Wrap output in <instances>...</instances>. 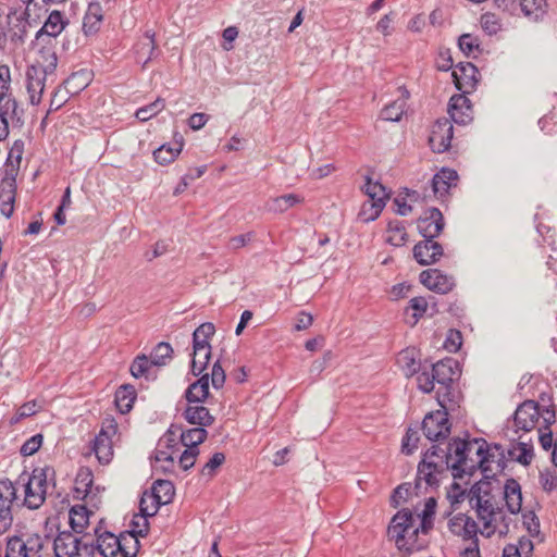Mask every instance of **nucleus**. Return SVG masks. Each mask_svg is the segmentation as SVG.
<instances>
[{"label": "nucleus", "instance_id": "nucleus-49", "mask_svg": "<svg viewBox=\"0 0 557 557\" xmlns=\"http://www.w3.org/2000/svg\"><path fill=\"white\" fill-rule=\"evenodd\" d=\"M26 468L27 467L25 466V470L20 474V476L16 481V484H22L24 486V491H25L24 505L27 506V508L33 510V509H35V504H33V502L29 500V497L35 495V493L33 492V488H32V482L35 479V469H33L32 472L29 473L26 470Z\"/></svg>", "mask_w": 557, "mask_h": 557}, {"label": "nucleus", "instance_id": "nucleus-22", "mask_svg": "<svg viewBox=\"0 0 557 557\" xmlns=\"http://www.w3.org/2000/svg\"><path fill=\"white\" fill-rule=\"evenodd\" d=\"M462 398L461 391L455 384L440 385L436 391V400L441 409L448 413L456 411L460 407Z\"/></svg>", "mask_w": 557, "mask_h": 557}, {"label": "nucleus", "instance_id": "nucleus-53", "mask_svg": "<svg viewBox=\"0 0 557 557\" xmlns=\"http://www.w3.org/2000/svg\"><path fill=\"white\" fill-rule=\"evenodd\" d=\"M29 16V9L25 8V10L20 14V16L16 17V21L18 23L14 26V28H12V41H23L24 36L26 35L27 32V26H30V23L28 21Z\"/></svg>", "mask_w": 557, "mask_h": 557}, {"label": "nucleus", "instance_id": "nucleus-60", "mask_svg": "<svg viewBox=\"0 0 557 557\" xmlns=\"http://www.w3.org/2000/svg\"><path fill=\"white\" fill-rule=\"evenodd\" d=\"M411 488L413 490L410 483H401L395 487L389 498L391 506L397 508L403 502H406L411 493Z\"/></svg>", "mask_w": 557, "mask_h": 557}, {"label": "nucleus", "instance_id": "nucleus-43", "mask_svg": "<svg viewBox=\"0 0 557 557\" xmlns=\"http://www.w3.org/2000/svg\"><path fill=\"white\" fill-rule=\"evenodd\" d=\"M385 202L377 200L375 202L364 201L358 212V220L363 223L375 221L385 208Z\"/></svg>", "mask_w": 557, "mask_h": 557}, {"label": "nucleus", "instance_id": "nucleus-9", "mask_svg": "<svg viewBox=\"0 0 557 557\" xmlns=\"http://www.w3.org/2000/svg\"><path fill=\"white\" fill-rule=\"evenodd\" d=\"M454 127L450 120L437 119L431 128L429 146L435 153H443L450 148Z\"/></svg>", "mask_w": 557, "mask_h": 557}, {"label": "nucleus", "instance_id": "nucleus-55", "mask_svg": "<svg viewBox=\"0 0 557 557\" xmlns=\"http://www.w3.org/2000/svg\"><path fill=\"white\" fill-rule=\"evenodd\" d=\"M480 23L483 32L488 36L496 35L502 28L499 18L491 12L483 13Z\"/></svg>", "mask_w": 557, "mask_h": 557}, {"label": "nucleus", "instance_id": "nucleus-18", "mask_svg": "<svg viewBox=\"0 0 557 557\" xmlns=\"http://www.w3.org/2000/svg\"><path fill=\"white\" fill-rule=\"evenodd\" d=\"M81 543V535L71 530H63L54 536L53 552L55 557H74Z\"/></svg>", "mask_w": 557, "mask_h": 557}, {"label": "nucleus", "instance_id": "nucleus-50", "mask_svg": "<svg viewBox=\"0 0 557 557\" xmlns=\"http://www.w3.org/2000/svg\"><path fill=\"white\" fill-rule=\"evenodd\" d=\"M301 198L296 194H285L273 199L271 210L274 212H285L298 205Z\"/></svg>", "mask_w": 557, "mask_h": 557}, {"label": "nucleus", "instance_id": "nucleus-16", "mask_svg": "<svg viewBox=\"0 0 557 557\" xmlns=\"http://www.w3.org/2000/svg\"><path fill=\"white\" fill-rule=\"evenodd\" d=\"M134 53L137 63L145 69L147 64L159 55L156 42V33L146 30L144 36L134 46Z\"/></svg>", "mask_w": 557, "mask_h": 557}, {"label": "nucleus", "instance_id": "nucleus-3", "mask_svg": "<svg viewBox=\"0 0 557 557\" xmlns=\"http://www.w3.org/2000/svg\"><path fill=\"white\" fill-rule=\"evenodd\" d=\"M449 413L443 409L426 413L421 423L424 436L431 442H442L449 437L451 423Z\"/></svg>", "mask_w": 557, "mask_h": 557}, {"label": "nucleus", "instance_id": "nucleus-40", "mask_svg": "<svg viewBox=\"0 0 557 557\" xmlns=\"http://www.w3.org/2000/svg\"><path fill=\"white\" fill-rule=\"evenodd\" d=\"M429 308L428 300L422 297H413L409 300L408 306L405 308L404 313L408 315L410 310H412L410 319L406 320V323L410 326H414L419 320L424 315Z\"/></svg>", "mask_w": 557, "mask_h": 557}, {"label": "nucleus", "instance_id": "nucleus-20", "mask_svg": "<svg viewBox=\"0 0 557 557\" xmlns=\"http://www.w3.org/2000/svg\"><path fill=\"white\" fill-rule=\"evenodd\" d=\"M458 172L455 169L443 166L431 178V187L435 196L443 198L449 195V190L457 184Z\"/></svg>", "mask_w": 557, "mask_h": 557}, {"label": "nucleus", "instance_id": "nucleus-34", "mask_svg": "<svg viewBox=\"0 0 557 557\" xmlns=\"http://www.w3.org/2000/svg\"><path fill=\"white\" fill-rule=\"evenodd\" d=\"M33 247L20 240L17 257L15 260V269L21 272L24 277L32 275V268L35 265V257L32 256Z\"/></svg>", "mask_w": 557, "mask_h": 557}, {"label": "nucleus", "instance_id": "nucleus-5", "mask_svg": "<svg viewBox=\"0 0 557 557\" xmlns=\"http://www.w3.org/2000/svg\"><path fill=\"white\" fill-rule=\"evenodd\" d=\"M117 432V423L114 418H106L101 430L92 441L91 450L101 465H108L113 456L112 436Z\"/></svg>", "mask_w": 557, "mask_h": 557}, {"label": "nucleus", "instance_id": "nucleus-28", "mask_svg": "<svg viewBox=\"0 0 557 557\" xmlns=\"http://www.w3.org/2000/svg\"><path fill=\"white\" fill-rule=\"evenodd\" d=\"M137 397L135 387L132 384L121 385L114 394V403L120 413H128Z\"/></svg>", "mask_w": 557, "mask_h": 557}, {"label": "nucleus", "instance_id": "nucleus-56", "mask_svg": "<svg viewBox=\"0 0 557 557\" xmlns=\"http://www.w3.org/2000/svg\"><path fill=\"white\" fill-rule=\"evenodd\" d=\"M210 396V389L205 387H195L193 384H189L188 387L184 392V398L187 403L190 404H203Z\"/></svg>", "mask_w": 557, "mask_h": 557}, {"label": "nucleus", "instance_id": "nucleus-29", "mask_svg": "<svg viewBox=\"0 0 557 557\" xmlns=\"http://www.w3.org/2000/svg\"><path fill=\"white\" fill-rule=\"evenodd\" d=\"M37 497L40 503L37 504V508L45 502L47 494H52L55 488V471L51 467H45L37 475Z\"/></svg>", "mask_w": 557, "mask_h": 557}, {"label": "nucleus", "instance_id": "nucleus-44", "mask_svg": "<svg viewBox=\"0 0 557 557\" xmlns=\"http://www.w3.org/2000/svg\"><path fill=\"white\" fill-rule=\"evenodd\" d=\"M406 112L405 99H397L386 104L380 113V117L387 122H399Z\"/></svg>", "mask_w": 557, "mask_h": 557}, {"label": "nucleus", "instance_id": "nucleus-41", "mask_svg": "<svg viewBox=\"0 0 557 557\" xmlns=\"http://www.w3.org/2000/svg\"><path fill=\"white\" fill-rule=\"evenodd\" d=\"M438 458V467L448 470L450 469V461H451V447H450V441L447 444V447L444 449L440 447L437 444H433L430 448H428L422 454L421 459L432 460V458Z\"/></svg>", "mask_w": 557, "mask_h": 557}, {"label": "nucleus", "instance_id": "nucleus-63", "mask_svg": "<svg viewBox=\"0 0 557 557\" xmlns=\"http://www.w3.org/2000/svg\"><path fill=\"white\" fill-rule=\"evenodd\" d=\"M522 524L532 537L540 533V520L533 510L522 513Z\"/></svg>", "mask_w": 557, "mask_h": 557}, {"label": "nucleus", "instance_id": "nucleus-46", "mask_svg": "<svg viewBox=\"0 0 557 557\" xmlns=\"http://www.w3.org/2000/svg\"><path fill=\"white\" fill-rule=\"evenodd\" d=\"M165 107V101L162 98H157L153 102L140 107L135 112V117L140 122H147L153 116H156L159 112H161Z\"/></svg>", "mask_w": 557, "mask_h": 557}, {"label": "nucleus", "instance_id": "nucleus-13", "mask_svg": "<svg viewBox=\"0 0 557 557\" xmlns=\"http://www.w3.org/2000/svg\"><path fill=\"white\" fill-rule=\"evenodd\" d=\"M429 368L432 369V372L435 379V382L440 385L444 384H455L461 375L460 363L450 357L444 358L435 363L430 362Z\"/></svg>", "mask_w": 557, "mask_h": 557}, {"label": "nucleus", "instance_id": "nucleus-24", "mask_svg": "<svg viewBox=\"0 0 557 557\" xmlns=\"http://www.w3.org/2000/svg\"><path fill=\"white\" fill-rule=\"evenodd\" d=\"M69 24V20L64 13L59 10H53L49 13L44 25L37 30V40L47 35L49 37H58Z\"/></svg>", "mask_w": 557, "mask_h": 557}, {"label": "nucleus", "instance_id": "nucleus-11", "mask_svg": "<svg viewBox=\"0 0 557 557\" xmlns=\"http://www.w3.org/2000/svg\"><path fill=\"white\" fill-rule=\"evenodd\" d=\"M175 495L174 484L170 480L158 479L153 482L150 491H145L140 499L152 500V510L158 513L159 509L170 504Z\"/></svg>", "mask_w": 557, "mask_h": 557}, {"label": "nucleus", "instance_id": "nucleus-27", "mask_svg": "<svg viewBox=\"0 0 557 557\" xmlns=\"http://www.w3.org/2000/svg\"><path fill=\"white\" fill-rule=\"evenodd\" d=\"M103 20L102 8L98 1L90 2L83 18V33L86 36L95 35L99 32Z\"/></svg>", "mask_w": 557, "mask_h": 557}, {"label": "nucleus", "instance_id": "nucleus-61", "mask_svg": "<svg viewBox=\"0 0 557 557\" xmlns=\"http://www.w3.org/2000/svg\"><path fill=\"white\" fill-rule=\"evenodd\" d=\"M16 499V488L9 479L0 480V504H11Z\"/></svg>", "mask_w": 557, "mask_h": 557}, {"label": "nucleus", "instance_id": "nucleus-21", "mask_svg": "<svg viewBox=\"0 0 557 557\" xmlns=\"http://www.w3.org/2000/svg\"><path fill=\"white\" fill-rule=\"evenodd\" d=\"M182 417L187 423L205 429L211 426L215 421V418L203 404L187 403L182 411Z\"/></svg>", "mask_w": 557, "mask_h": 557}, {"label": "nucleus", "instance_id": "nucleus-4", "mask_svg": "<svg viewBox=\"0 0 557 557\" xmlns=\"http://www.w3.org/2000/svg\"><path fill=\"white\" fill-rule=\"evenodd\" d=\"M157 513L149 510L145 499L139 500L138 512L135 513L131 520L129 529L122 531V537L127 536L131 543L134 544L135 555L139 553L140 542L139 537H146L149 534L150 523L149 518Z\"/></svg>", "mask_w": 557, "mask_h": 557}, {"label": "nucleus", "instance_id": "nucleus-64", "mask_svg": "<svg viewBox=\"0 0 557 557\" xmlns=\"http://www.w3.org/2000/svg\"><path fill=\"white\" fill-rule=\"evenodd\" d=\"M211 376V384L214 389H221L226 380L225 370L223 369L220 359L215 360V362L212 366L211 373H209Z\"/></svg>", "mask_w": 557, "mask_h": 557}, {"label": "nucleus", "instance_id": "nucleus-23", "mask_svg": "<svg viewBox=\"0 0 557 557\" xmlns=\"http://www.w3.org/2000/svg\"><path fill=\"white\" fill-rule=\"evenodd\" d=\"M92 515L94 511L86 505L77 504L72 506L67 515L71 531L81 536L90 535V533L86 532V529L89 525V519Z\"/></svg>", "mask_w": 557, "mask_h": 557}, {"label": "nucleus", "instance_id": "nucleus-62", "mask_svg": "<svg viewBox=\"0 0 557 557\" xmlns=\"http://www.w3.org/2000/svg\"><path fill=\"white\" fill-rule=\"evenodd\" d=\"M94 473L88 467H81L75 476L76 487H84V491L92 490Z\"/></svg>", "mask_w": 557, "mask_h": 557}, {"label": "nucleus", "instance_id": "nucleus-58", "mask_svg": "<svg viewBox=\"0 0 557 557\" xmlns=\"http://www.w3.org/2000/svg\"><path fill=\"white\" fill-rule=\"evenodd\" d=\"M443 346L447 351L456 354L462 346V333L458 329H449Z\"/></svg>", "mask_w": 557, "mask_h": 557}, {"label": "nucleus", "instance_id": "nucleus-7", "mask_svg": "<svg viewBox=\"0 0 557 557\" xmlns=\"http://www.w3.org/2000/svg\"><path fill=\"white\" fill-rule=\"evenodd\" d=\"M445 227L442 211L436 207L428 208L423 215L417 220V228L425 243H431L440 236Z\"/></svg>", "mask_w": 557, "mask_h": 557}, {"label": "nucleus", "instance_id": "nucleus-31", "mask_svg": "<svg viewBox=\"0 0 557 557\" xmlns=\"http://www.w3.org/2000/svg\"><path fill=\"white\" fill-rule=\"evenodd\" d=\"M362 191L369 198L367 201L371 202L382 200L386 203L391 197V190H388L380 181H373L370 175L364 176Z\"/></svg>", "mask_w": 557, "mask_h": 557}, {"label": "nucleus", "instance_id": "nucleus-51", "mask_svg": "<svg viewBox=\"0 0 557 557\" xmlns=\"http://www.w3.org/2000/svg\"><path fill=\"white\" fill-rule=\"evenodd\" d=\"M387 232L398 233L399 237H388L387 243L400 247L404 246L408 239V234L406 232L405 225L403 221L392 220L387 223Z\"/></svg>", "mask_w": 557, "mask_h": 557}, {"label": "nucleus", "instance_id": "nucleus-39", "mask_svg": "<svg viewBox=\"0 0 557 557\" xmlns=\"http://www.w3.org/2000/svg\"><path fill=\"white\" fill-rule=\"evenodd\" d=\"M457 45L467 58H478L483 51L480 39L470 33L461 34L458 37Z\"/></svg>", "mask_w": 557, "mask_h": 557}, {"label": "nucleus", "instance_id": "nucleus-59", "mask_svg": "<svg viewBox=\"0 0 557 557\" xmlns=\"http://www.w3.org/2000/svg\"><path fill=\"white\" fill-rule=\"evenodd\" d=\"M61 515L62 513H57V515H52L50 517H48L45 521V524H44V535H45V539L47 540H52V542L54 541V536L58 535V533H61L62 531L60 530V527H61ZM65 516L63 515V518Z\"/></svg>", "mask_w": 557, "mask_h": 557}, {"label": "nucleus", "instance_id": "nucleus-25", "mask_svg": "<svg viewBox=\"0 0 557 557\" xmlns=\"http://www.w3.org/2000/svg\"><path fill=\"white\" fill-rule=\"evenodd\" d=\"M504 499L506 508L511 515H518L522 507V493L519 482L509 478L504 485Z\"/></svg>", "mask_w": 557, "mask_h": 557}, {"label": "nucleus", "instance_id": "nucleus-45", "mask_svg": "<svg viewBox=\"0 0 557 557\" xmlns=\"http://www.w3.org/2000/svg\"><path fill=\"white\" fill-rule=\"evenodd\" d=\"M172 346L168 342H160L152 348L149 359L154 367H163L172 359Z\"/></svg>", "mask_w": 557, "mask_h": 557}, {"label": "nucleus", "instance_id": "nucleus-17", "mask_svg": "<svg viewBox=\"0 0 557 557\" xmlns=\"http://www.w3.org/2000/svg\"><path fill=\"white\" fill-rule=\"evenodd\" d=\"M413 258L420 265H431L436 263L444 255L442 244L431 239V243L421 240L413 246Z\"/></svg>", "mask_w": 557, "mask_h": 557}, {"label": "nucleus", "instance_id": "nucleus-30", "mask_svg": "<svg viewBox=\"0 0 557 557\" xmlns=\"http://www.w3.org/2000/svg\"><path fill=\"white\" fill-rule=\"evenodd\" d=\"M398 363L400 364L403 371L406 376H413L416 373H419L421 369L428 366L429 360H424L423 362L417 358L416 351L410 349H405L400 351L398 356Z\"/></svg>", "mask_w": 557, "mask_h": 557}, {"label": "nucleus", "instance_id": "nucleus-8", "mask_svg": "<svg viewBox=\"0 0 557 557\" xmlns=\"http://www.w3.org/2000/svg\"><path fill=\"white\" fill-rule=\"evenodd\" d=\"M454 85L461 95H467L476 89L480 81L478 67L471 62H459L451 73Z\"/></svg>", "mask_w": 557, "mask_h": 557}, {"label": "nucleus", "instance_id": "nucleus-57", "mask_svg": "<svg viewBox=\"0 0 557 557\" xmlns=\"http://www.w3.org/2000/svg\"><path fill=\"white\" fill-rule=\"evenodd\" d=\"M479 527L478 523L468 515L462 517V528L460 535L465 541L479 542L478 539Z\"/></svg>", "mask_w": 557, "mask_h": 557}, {"label": "nucleus", "instance_id": "nucleus-37", "mask_svg": "<svg viewBox=\"0 0 557 557\" xmlns=\"http://www.w3.org/2000/svg\"><path fill=\"white\" fill-rule=\"evenodd\" d=\"M180 442L187 448L199 449L198 446L202 444L208 437V431L205 428H191L187 430H180Z\"/></svg>", "mask_w": 557, "mask_h": 557}, {"label": "nucleus", "instance_id": "nucleus-2", "mask_svg": "<svg viewBox=\"0 0 557 557\" xmlns=\"http://www.w3.org/2000/svg\"><path fill=\"white\" fill-rule=\"evenodd\" d=\"M447 470L438 467L434 460L421 459L417 467V474L413 484V493L420 496L426 493L436 492L441 484L440 476Z\"/></svg>", "mask_w": 557, "mask_h": 557}, {"label": "nucleus", "instance_id": "nucleus-36", "mask_svg": "<svg viewBox=\"0 0 557 557\" xmlns=\"http://www.w3.org/2000/svg\"><path fill=\"white\" fill-rule=\"evenodd\" d=\"M57 65L58 58L54 51L42 48L37 52V67H41L44 81H48L54 76Z\"/></svg>", "mask_w": 557, "mask_h": 557}, {"label": "nucleus", "instance_id": "nucleus-42", "mask_svg": "<svg viewBox=\"0 0 557 557\" xmlns=\"http://www.w3.org/2000/svg\"><path fill=\"white\" fill-rule=\"evenodd\" d=\"M183 143H180L177 147L171 144H163L153 150V159L158 164L166 165L173 162L182 150Z\"/></svg>", "mask_w": 557, "mask_h": 557}, {"label": "nucleus", "instance_id": "nucleus-19", "mask_svg": "<svg viewBox=\"0 0 557 557\" xmlns=\"http://www.w3.org/2000/svg\"><path fill=\"white\" fill-rule=\"evenodd\" d=\"M94 536L98 537V542L101 543L103 549L108 552V557H116L120 554L121 557H136L135 552L129 553L125 549V546L119 542V535L108 530L100 528H94Z\"/></svg>", "mask_w": 557, "mask_h": 557}, {"label": "nucleus", "instance_id": "nucleus-12", "mask_svg": "<svg viewBox=\"0 0 557 557\" xmlns=\"http://www.w3.org/2000/svg\"><path fill=\"white\" fill-rule=\"evenodd\" d=\"M541 412V406L537 401L527 399L521 403L512 414L516 432H530L535 426Z\"/></svg>", "mask_w": 557, "mask_h": 557}, {"label": "nucleus", "instance_id": "nucleus-1", "mask_svg": "<svg viewBox=\"0 0 557 557\" xmlns=\"http://www.w3.org/2000/svg\"><path fill=\"white\" fill-rule=\"evenodd\" d=\"M414 517L410 509L403 508L398 510L391 519L387 527V535L395 541L396 547L404 552L405 555H411L420 552L425 547V542L406 540V533L413 528Z\"/></svg>", "mask_w": 557, "mask_h": 557}, {"label": "nucleus", "instance_id": "nucleus-38", "mask_svg": "<svg viewBox=\"0 0 557 557\" xmlns=\"http://www.w3.org/2000/svg\"><path fill=\"white\" fill-rule=\"evenodd\" d=\"M476 456L479 458L476 463L468 466V475H473L476 470H481L483 474H487L491 471L490 462L493 461L494 455L491 453V445L479 446L476 448Z\"/></svg>", "mask_w": 557, "mask_h": 557}, {"label": "nucleus", "instance_id": "nucleus-10", "mask_svg": "<svg viewBox=\"0 0 557 557\" xmlns=\"http://www.w3.org/2000/svg\"><path fill=\"white\" fill-rule=\"evenodd\" d=\"M419 278L420 283L428 289L442 295L448 294L456 286V281L453 275H448L436 268L423 270Z\"/></svg>", "mask_w": 557, "mask_h": 557}, {"label": "nucleus", "instance_id": "nucleus-35", "mask_svg": "<svg viewBox=\"0 0 557 557\" xmlns=\"http://www.w3.org/2000/svg\"><path fill=\"white\" fill-rule=\"evenodd\" d=\"M520 8L525 17L540 22L547 13L546 0H520Z\"/></svg>", "mask_w": 557, "mask_h": 557}, {"label": "nucleus", "instance_id": "nucleus-32", "mask_svg": "<svg viewBox=\"0 0 557 557\" xmlns=\"http://www.w3.org/2000/svg\"><path fill=\"white\" fill-rule=\"evenodd\" d=\"M472 507L475 509L478 518L483 521L485 529L492 527L493 521L497 519V515L503 512V508L494 507L488 499H483V497L472 504Z\"/></svg>", "mask_w": 557, "mask_h": 557}, {"label": "nucleus", "instance_id": "nucleus-47", "mask_svg": "<svg viewBox=\"0 0 557 557\" xmlns=\"http://www.w3.org/2000/svg\"><path fill=\"white\" fill-rule=\"evenodd\" d=\"M29 550H33V547H28L20 536L14 535L7 542L5 557H28Z\"/></svg>", "mask_w": 557, "mask_h": 557}, {"label": "nucleus", "instance_id": "nucleus-14", "mask_svg": "<svg viewBox=\"0 0 557 557\" xmlns=\"http://www.w3.org/2000/svg\"><path fill=\"white\" fill-rule=\"evenodd\" d=\"M24 152V141L17 139L9 150L5 161V174L2 180L3 190L8 187L9 191L15 189V177Z\"/></svg>", "mask_w": 557, "mask_h": 557}, {"label": "nucleus", "instance_id": "nucleus-52", "mask_svg": "<svg viewBox=\"0 0 557 557\" xmlns=\"http://www.w3.org/2000/svg\"><path fill=\"white\" fill-rule=\"evenodd\" d=\"M225 459L226 457L224 453H214L201 468V475L212 479L215 475L216 470L225 462Z\"/></svg>", "mask_w": 557, "mask_h": 557}, {"label": "nucleus", "instance_id": "nucleus-26", "mask_svg": "<svg viewBox=\"0 0 557 557\" xmlns=\"http://www.w3.org/2000/svg\"><path fill=\"white\" fill-rule=\"evenodd\" d=\"M92 78V71L88 69H81L76 72H73L64 81V87L70 96H76L90 85Z\"/></svg>", "mask_w": 557, "mask_h": 557}, {"label": "nucleus", "instance_id": "nucleus-15", "mask_svg": "<svg viewBox=\"0 0 557 557\" xmlns=\"http://www.w3.org/2000/svg\"><path fill=\"white\" fill-rule=\"evenodd\" d=\"M450 120L458 125H467L472 121V104L466 95L457 94L448 102Z\"/></svg>", "mask_w": 557, "mask_h": 557}, {"label": "nucleus", "instance_id": "nucleus-33", "mask_svg": "<svg viewBox=\"0 0 557 557\" xmlns=\"http://www.w3.org/2000/svg\"><path fill=\"white\" fill-rule=\"evenodd\" d=\"M154 367L151 360L145 355H137L129 366V372L135 379L145 377L147 381L156 380L157 375L151 373Z\"/></svg>", "mask_w": 557, "mask_h": 557}, {"label": "nucleus", "instance_id": "nucleus-48", "mask_svg": "<svg viewBox=\"0 0 557 557\" xmlns=\"http://www.w3.org/2000/svg\"><path fill=\"white\" fill-rule=\"evenodd\" d=\"M527 549L528 554H532L534 549L533 542L527 536H521L518 544H507L503 549V557H521V550Z\"/></svg>", "mask_w": 557, "mask_h": 557}, {"label": "nucleus", "instance_id": "nucleus-6", "mask_svg": "<svg viewBox=\"0 0 557 557\" xmlns=\"http://www.w3.org/2000/svg\"><path fill=\"white\" fill-rule=\"evenodd\" d=\"M465 436L463 438L457 436L450 438L451 457H455V460L450 461V470L455 480L462 479L468 472V457L471 451L468 431L465 432Z\"/></svg>", "mask_w": 557, "mask_h": 557}, {"label": "nucleus", "instance_id": "nucleus-54", "mask_svg": "<svg viewBox=\"0 0 557 557\" xmlns=\"http://www.w3.org/2000/svg\"><path fill=\"white\" fill-rule=\"evenodd\" d=\"M414 375H417L418 388L422 393L429 394L434 389V383L436 382L435 379L432 377L434 376V374L432 372V369L429 368V364L421 369L419 373H416Z\"/></svg>", "mask_w": 557, "mask_h": 557}]
</instances>
